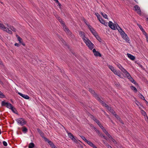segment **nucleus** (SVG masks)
<instances>
[{
  "label": "nucleus",
  "instance_id": "nucleus-16",
  "mask_svg": "<svg viewBox=\"0 0 148 148\" xmlns=\"http://www.w3.org/2000/svg\"><path fill=\"white\" fill-rule=\"evenodd\" d=\"M127 55L128 57L132 60H134L135 59V58L134 56L130 54L127 53Z\"/></svg>",
  "mask_w": 148,
  "mask_h": 148
},
{
  "label": "nucleus",
  "instance_id": "nucleus-23",
  "mask_svg": "<svg viewBox=\"0 0 148 148\" xmlns=\"http://www.w3.org/2000/svg\"><path fill=\"white\" fill-rule=\"evenodd\" d=\"M99 21L103 24H105V21L102 18L100 17L99 19H98Z\"/></svg>",
  "mask_w": 148,
  "mask_h": 148
},
{
  "label": "nucleus",
  "instance_id": "nucleus-44",
  "mask_svg": "<svg viewBox=\"0 0 148 148\" xmlns=\"http://www.w3.org/2000/svg\"><path fill=\"white\" fill-rule=\"evenodd\" d=\"M92 116V119H93L95 121V122H96V120H97V119H96V118H95L94 116Z\"/></svg>",
  "mask_w": 148,
  "mask_h": 148
},
{
  "label": "nucleus",
  "instance_id": "nucleus-47",
  "mask_svg": "<svg viewBox=\"0 0 148 148\" xmlns=\"http://www.w3.org/2000/svg\"><path fill=\"white\" fill-rule=\"evenodd\" d=\"M100 128L102 129L104 132L106 130L103 126H101V127Z\"/></svg>",
  "mask_w": 148,
  "mask_h": 148
},
{
  "label": "nucleus",
  "instance_id": "nucleus-37",
  "mask_svg": "<svg viewBox=\"0 0 148 148\" xmlns=\"http://www.w3.org/2000/svg\"><path fill=\"white\" fill-rule=\"evenodd\" d=\"M0 27L3 30L4 29V27H5L4 25L1 23H0Z\"/></svg>",
  "mask_w": 148,
  "mask_h": 148
},
{
  "label": "nucleus",
  "instance_id": "nucleus-32",
  "mask_svg": "<svg viewBox=\"0 0 148 148\" xmlns=\"http://www.w3.org/2000/svg\"><path fill=\"white\" fill-rule=\"evenodd\" d=\"M96 123L100 127H101V126H103L101 124L100 121L99 120H96Z\"/></svg>",
  "mask_w": 148,
  "mask_h": 148
},
{
  "label": "nucleus",
  "instance_id": "nucleus-26",
  "mask_svg": "<svg viewBox=\"0 0 148 148\" xmlns=\"http://www.w3.org/2000/svg\"><path fill=\"white\" fill-rule=\"evenodd\" d=\"M10 109L14 113L16 114H17V111L16 109V108H14L13 106L12 107V108H11Z\"/></svg>",
  "mask_w": 148,
  "mask_h": 148
},
{
  "label": "nucleus",
  "instance_id": "nucleus-39",
  "mask_svg": "<svg viewBox=\"0 0 148 148\" xmlns=\"http://www.w3.org/2000/svg\"><path fill=\"white\" fill-rule=\"evenodd\" d=\"M39 133L40 134V135L42 137V138H43L44 137V134L42 131H40Z\"/></svg>",
  "mask_w": 148,
  "mask_h": 148
},
{
  "label": "nucleus",
  "instance_id": "nucleus-49",
  "mask_svg": "<svg viewBox=\"0 0 148 148\" xmlns=\"http://www.w3.org/2000/svg\"><path fill=\"white\" fill-rule=\"evenodd\" d=\"M143 34L146 37L148 36L146 32L145 31V32H144L143 33Z\"/></svg>",
  "mask_w": 148,
  "mask_h": 148
},
{
  "label": "nucleus",
  "instance_id": "nucleus-30",
  "mask_svg": "<svg viewBox=\"0 0 148 148\" xmlns=\"http://www.w3.org/2000/svg\"><path fill=\"white\" fill-rule=\"evenodd\" d=\"M107 108V109L111 111V112L113 113L114 111L111 108L109 107L108 105H107L106 107Z\"/></svg>",
  "mask_w": 148,
  "mask_h": 148
},
{
  "label": "nucleus",
  "instance_id": "nucleus-41",
  "mask_svg": "<svg viewBox=\"0 0 148 148\" xmlns=\"http://www.w3.org/2000/svg\"><path fill=\"white\" fill-rule=\"evenodd\" d=\"M95 15L97 17L98 19H99V18L100 17V15L98 13H95Z\"/></svg>",
  "mask_w": 148,
  "mask_h": 148
},
{
  "label": "nucleus",
  "instance_id": "nucleus-10",
  "mask_svg": "<svg viewBox=\"0 0 148 148\" xmlns=\"http://www.w3.org/2000/svg\"><path fill=\"white\" fill-rule=\"evenodd\" d=\"M88 90L97 99L98 97H99L98 96L97 94L92 89L90 88H89Z\"/></svg>",
  "mask_w": 148,
  "mask_h": 148
},
{
  "label": "nucleus",
  "instance_id": "nucleus-28",
  "mask_svg": "<svg viewBox=\"0 0 148 148\" xmlns=\"http://www.w3.org/2000/svg\"><path fill=\"white\" fill-rule=\"evenodd\" d=\"M23 129L22 130L23 132L24 133H26L27 131V129L26 127L25 126L23 127Z\"/></svg>",
  "mask_w": 148,
  "mask_h": 148
},
{
  "label": "nucleus",
  "instance_id": "nucleus-35",
  "mask_svg": "<svg viewBox=\"0 0 148 148\" xmlns=\"http://www.w3.org/2000/svg\"><path fill=\"white\" fill-rule=\"evenodd\" d=\"M80 137L84 140L86 142H87L88 141V140H87L84 136H80Z\"/></svg>",
  "mask_w": 148,
  "mask_h": 148
},
{
  "label": "nucleus",
  "instance_id": "nucleus-7",
  "mask_svg": "<svg viewBox=\"0 0 148 148\" xmlns=\"http://www.w3.org/2000/svg\"><path fill=\"white\" fill-rule=\"evenodd\" d=\"M117 67L119 69L125 74L127 73V71L124 69L119 64H116Z\"/></svg>",
  "mask_w": 148,
  "mask_h": 148
},
{
  "label": "nucleus",
  "instance_id": "nucleus-5",
  "mask_svg": "<svg viewBox=\"0 0 148 148\" xmlns=\"http://www.w3.org/2000/svg\"><path fill=\"white\" fill-rule=\"evenodd\" d=\"M16 120L18 123L21 125H23L26 123V122L23 118H19L16 119Z\"/></svg>",
  "mask_w": 148,
  "mask_h": 148
},
{
  "label": "nucleus",
  "instance_id": "nucleus-56",
  "mask_svg": "<svg viewBox=\"0 0 148 148\" xmlns=\"http://www.w3.org/2000/svg\"><path fill=\"white\" fill-rule=\"evenodd\" d=\"M55 2H56V3H58V5L59 6H61V5L60 3L59 2L58 0V1H55Z\"/></svg>",
  "mask_w": 148,
  "mask_h": 148
},
{
  "label": "nucleus",
  "instance_id": "nucleus-59",
  "mask_svg": "<svg viewBox=\"0 0 148 148\" xmlns=\"http://www.w3.org/2000/svg\"><path fill=\"white\" fill-rule=\"evenodd\" d=\"M136 104L137 105L139 106V105H140L141 106H142L140 104V103L138 102H137V103H136Z\"/></svg>",
  "mask_w": 148,
  "mask_h": 148
},
{
  "label": "nucleus",
  "instance_id": "nucleus-12",
  "mask_svg": "<svg viewBox=\"0 0 148 148\" xmlns=\"http://www.w3.org/2000/svg\"><path fill=\"white\" fill-rule=\"evenodd\" d=\"M89 29L91 32L95 36L97 35V32L95 30L94 28L92 27V26H89Z\"/></svg>",
  "mask_w": 148,
  "mask_h": 148
},
{
  "label": "nucleus",
  "instance_id": "nucleus-52",
  "mask_svg": "<svg viewBox=\"0 0 148 148\" xmlns=\"http://www.w3.org/2000/svg\"><path fill=\"white\" fill-rule=\"evenodd\" d=\"M112 141L114 144H117V143L116 141L115 140V139H114Z\"/></svg>",
  "mask_w": 148,
  "mask_h": 148
},
{
  "label": "nucleus",
  "instance_id": "nucleus-34",
  "mask_svg": "<svg viewBox=\"0 0 148 148\" xmlns=\"http://www.w3.org/2000/svg\"><path fill=\"white\" fill-rule=\"evenodd\" d=\"M104 132L108 136V137H111V135L108 133V132L106 130Z\"/></svg>",
  "mask_w": 148,
  "mask_h": 148
},
{
  "label": "nucleus",
  "instance_id": "nucleus-36",
  "mask_svg": "<svg viewBox=\"0 0 148 148\" xmlns=\"http://www.w3.org/2000/svg\"><path fill=\"white\" fill-rule=\"evenodd\" d=\"M141 112L142 114L144 116H145L146 115V113L145 111H144L143 110H141Z\"/></svg>",
  "mask_w": 148,
  "mask_h": 148
},
{
  "label": "nucleus",
  "instance_id": "nucleus-8",
  "mask_svg": "<svg viewBox=\"0 0 148 148\" xmlns=\"http://www.w3.org/2000/svg\"><path fill=\"white\" fill-rule=\"evenodd\" d=\"M134 8L135 9V10L136 11L138 14L140 15H141V11L140 10V8L138 5H135L134 6Z\"/></svg>",
  "mask_w": 148,
  "mask_h": 148
},
{
  "label": "nucleus",
  "instance_id": "nucleus-4",
  "mask_svg": "<svg viewBox=\"0 0 148 148\" xmlns=\"http://www.w3.org/2000/svg\"><path fill=\"white\" fill-rule=\"evenodd\" d=\"M117 24H118L117 23H116V24H114L111 21H110L108 23V26L111 29L113 30L116 29L118 27Z\"/></svg>",
  "mask_w": 148,
  "mask_h": 148
},
{
  "label": "nucleus",
  "instance_id": "nucleus-29",
  "mask_svg": "<svg viewBox=\"0 0 148 148\" xmlns=\"http://www.w3.org/2000/svg\"><path fill=\"white\" fill-rule=\"evenodd\" d=\"M96 37V38L100 42H101V40L99 36L97 35H97H96V36H95Z\"/></svg>",
  "mask_w": 148,
  "mask_h": 148
},
{
  "label": "nucleus",
  "instance_id": "nucleus-51",
  "mask_svg": "<svg viewBox=\"0 0 148 148\" xmlns=\"http://www.w3.org/2000/svg\"><path fill=\"white\" fill-rule=\"evenodd\" d=\"M115 85L116 86L118 87L119 86L120 84H119V83H115Z\"/></svg>",
  "mask_w": 148,
  "mask_h": 148
},
{
  "label": "nucleus",
  "instance_id": "nucleus-54",
  "mask_svg": "<svg viewBox=\"0 0 148 148\" xmlns=\"http://www.w3.org/2000/svg\"><path fill=\"white\" fill-rule=\"evenodd\" d=\"M14 45L18 47H19L20 46V45L16 43L14 44Z\"/></svg>",
  "mask_w": 148,
  "mask_h": 148
},
{
  "label": "nucleus",
  "instance_id": "nucleus-2",
  "mask_svg": "<svg viewBox=\"0 0 148 148\" xmlns=\"http://www.w3.org/2000/svg\"><path fill=\"white\" fill-rule=\"evenodd\" d=\"M58 20L61 23V24H62V26L63 27L64 30L66 32L68 36L71 38H73V35L72 34L71 32L70 31L69 29L66 27L64 22L60 18V17H58Z\"/></svg>",
  "mask_w": 148,
  "mask_h": 148
},
{
  "label": "nucleus",
  "instance_id": "nucleus-25",
  "mask_svg": "<svg viewBox=\"0 0 148 148\" xmlns=\"http://www.w3.org/2000/svg\"><path fill=\"white\" fill-rule=\"evenodd\" d=\"M109 68L113 73H114V71L116 70L114 69V68L111 65H109Z\"/></svg>",
  "mask_w": 148,
  "mask_h": 148
},
{
  "label": "nucleus",
  "instance_id": "nucleus-20",
  "mask_svg": "<svg viewBox=\"0 0 148 148\" xmlns=\"http://www.w3.org/2000/svg\"><path fill=\"white\" fill-rule=\"evenodd\" d=\"M48 143L51 146L52 148H56V147L54 145V144L51 141H50L48 142Z\"/></svg>",
  "mask_w": 148,
  "mask_h": 148
},
{
  "label": "nucleus",
  "instance_id": "nucleus-14",
  "mask_svg": "<svg viewBox=\"0 0 148 148\" xmlns=\"http://www.w3.org/2000/svg\"><path fill=\"white\" fill-rule=\"evenodd\" d=\"M117 25L118 26V27L116 29H117L119 32L120 33L121 35L122 34H124L125 32L122 30V29L121 28L119 27V26L117 24Z\"/></svg>",
  "mask_w": 148,
  "mask_h": 148
},
{
  "label": "nucleus",
  "instance_id": "nucleus-19",
  "mask_svg": "<svg viewBox=\"0 0 148 148\" xmlns=\"http://www.w3.org/2000/svg\"><path fill=\"white\" fill-rule=\"evenodd\" d=\"M7 26L9 27V29H10L11 30H12L13 31L15 32L16 31V29L15 28L11 26H9L8 24H6Z\"/></svg>",
  "mask_w": 148,
  "mask_h": 148
},
{
  "label": "nucleus",
  "instance_id": "nucleus-38",
  "mask_svg": "<svg viewBox=\"0 0 148 148\" xmlns=\"http://www.w3.org/2000/svg\"><path fill=\"white\" fill-rule=\"evenodd\" d=\"M5 95L0 91V97L3 98L5 97Z\"/></svg>",
  "mask_w": 148,
  "mask_h": 148
},
{
  "label": "nucleus",
  "instance_id": "nucleus-13",
  "mask_svg": "<svg viewBox=\"0 0 148 148\" xmlns=\"http://www.w3.org/2000/svg\"><path fill=\"white\" fill-rule=\"evenodd\" d=\"M18 95H19L20 96L23 97V98H25L26 99H29V96L25 94H23L20 92H18Z\"/></svg>",
  "mask_w": 148,
  "mask_h": 148
},
{
  "label": "nucleus",
  "instance_id": "nucleus-62",
  "mask_svg": "<svg viewBox=\"0 0 148 148\" xmlns=\"http://www.w3.org/2000/svg\"><path fill=\"white\" fill-rule=\"evenodd\" d=\"M37 131L39 133L40 132V131H41V130H40L39 129H37Z\"/></svg>",
  "mask_w": 148,
  "mask_h": 148
},
{
  "label": "nucleus",
  "instance_id": "nucleus-55",
  "mask_svg": "<svg viewBox=\"0 0 148 148\" xmlns=\"http://www.w3.org/2000/svg\"><path fill=\"white\" fill-rule=\"evenodd\" d=\"M103 143L106 145V144H107L108 143H107L106 141H103Z\"/></svg>",
  "mask_w": 148,
  "mask_h": 148
},
{
  "label": "nucleus",
  "instance_id": "nucleus-57",
  "mask_svg": "<svg viewBox=\"0 0 148 148\" xmlns=\"http://www.w3.org/2000/svg\"><path fill=\"white\" fill-rule=\"evenodd\" d=\"M92 51L94 53L97 51H96V49H93Z\"/></svg>",
  "mask_w": 148,
  "mask_h": 148
},
{
  "label": "nucleus",
  "instance_id": "nucleus-40",
  "mask_svg": "<svg viewBox=\"0 0 148 148\" xmlns=\"http://www.w3.org/2000/svg\"><path fill=\"white\" fill-rule=\"evenodd\" d=\"M17 39L18 40L19 42L20 43H21V42H22L23 40L20 37H18Z\"/></svg>",
  "mask_w": 148,
  "mask_h": 148
},
{
  "label": "nucleus",
  "instance_id": "nucleus-27",
  "mask_svg": "<svg viewBox=\"0 0 148 148\" xmlns=\"http://www.w3.org/2000/svg\"><path fill=\"white\" fill-rule=\"evenodd\" d=\"M131 89L134 91L135 92H136L137 91V90L136 88L134 86H131L130 87Z\"/></svg>",
  "mask_w": 148,
  "mask_h": 148
},
{
  "label": "nucleus",
  "instance_id": "nucleus-24",
  "mask_svg": "<svg viewBox=\"0 0 148 148\" xmlns=\"http://www.w3.org/2000/svg\"><path fill=\"white\" fill-rule=\"evenodd\" d=\"M114 74L115 75H116L118 76H119L120 77H121V75L120 74L119 72L117 71L116 70L114 71Z\"/></svg>",
  "mask_w": 148,
  "mask_h": 148
},
{
  "label": "nucleus",
  "instance_id": "nucleus-43",
  "mask_svg": "<svg viewBox=\"0 0 148 148\" xmlns=\"http://www.w3.org/2000/svg\"><path fill=\"white\" fill-rule=\"evenodd\" d=\"M3 145L5 146H7V142L5 141H3Z\"/></svg>",
  "mask_w": 148,
  "mask_h": 148
},
{
  "label": "nucleus",
  "instance_id": "nucleus-63",
  "mask_svg": "<svg viewBox=\"0 0 148 148\" xmlns=\"http://www.w3.org/2000/svg\"><path fill=\"white\" fill-rule=\"evenodd\" d=\"M146 37V40L148 42V36H147Z\"/></svg>",
  "mask_w": 148,
  "mask_h": 148
},
{
  "label": "nucleus",
  "instance_id": "nucleus-42",
  "mask_svg": "<svg viewBox=\"0 0 148 148\" xmlns=\"http://www.w3.org/2000/svg\"><path fill=\"white\" fill-rule=\"evenodd\" d=\"M43 138L45 140V141H46L47 142H48H48L49 141H49L48 139H47V138L45 137H44Z\"/></svg>",
  "mask_w": 148,
  "mask_h": 148
},
{
  "label": "nucleus",
  "instance_id": "nucleus-1",
  "mask_svg": "<svg viewBox=\"0 0 148 148\" xmlns=\"http://www.w3.org/2000/svg\"><path fill=\"white\" fill-rule=\"evenodd\" d=\"M79 34L86 45L90 49H92L93 48L94 45L88 38L86 37L84 33L83 32L80 31L79 32Z\"/></svg>",
  "mask_w": 148,
  "mask_h": 148
},
{
  "label": "nucleus",
  "instance_id": "nucleus-18",
  "mask_svg": "<svg viewBox=\"0 0 148 148\" xmlns=\"http://www.w3.org/2000/svg\"><path fill=\"white\" fill-rule=\"evenodd\" d=\"M97 100H98V101H99L102 104V105L103 106H105V107H106L107 105L103 101H102L100 99V98L99 97L97 98Z\"/></svg>",
  "mask_w": 148,
  "mask_h": 148
},
{
  "label": "nucleus",
  "instance_id": "nucleus-6",
  "mask_svg": "<svg viewBox=\"0 0 148 148\" xmlns=\"http://www.w3.org/2000/svg\"><path fill=\"white\" fill-rule=\"evenodd\" d=\"M1 105L2 106H6L7 108L10 109H11L13 107V106L11 103L5 102L4 101H3L2 102Z\"/></svg>",
  "mask_w": 148,
  "mask_h": 148
},
{
  "label": "nucleus",
  "instance_id": "nucleus-33",
  "mask_svg": "<svg viewBox=\"0 0 148 148\" xmlns=\"http://www.w3.org/2000/svg\"><path fill=\"white\" fill-rule=\"evenodd\" d=\"M140 97L141 99H143V100H145L147 103H148V102L145 100L144 97L142 94H140Z\"/></svg>",
  "mask_w": 148,
  "mask_h": 148
},
{
  "label": "nucleus",
  "instance_id": "nucleus-58",
  "mask_svg": "<svg viewBox=\"0 0 148 148\" xmlns=\"http://www.w3.org/2000/svg\"><path fill=\"white\" fill-rule=\"evenodd\" d=\"M0 64L1 65H3V63L0 59Z\"/></svg>",
  "mask_w": 148,
  "mask_h": 148
},
{
  "label": "nucleus",
  "instance_id": "nucleus-3",
  "mask_svg": "<svg viewBox=\"0 0 148 148\" xmlns=\"http://www.w3.org/2000/svg\"><path fill=\"white\" fill-rule=\"evenodd\" d=\"M125 75L127 77L128 79L133 83L134 84L136 85H138V84L135 81L132 77L130 76V73L127 72L125 74Z\"/></svg>",
  "mask_w": 148,
  "mask_h": 148
},
{
  "label": "nucleus",
  "instance_id": "nucleus-15",
  "mask_svg": "<svg viewBox=\"0 0 148 148\" xmlns=\"http://www.w3.org/2000/svg\"><path fill=\"white\" fill-rule=\"evenodd\" d=\"M86 143L89 145L91 147L94 148H97L91 142L88 140Z\"/></svg>",
  "mask_w": 148,
  "mask_h": 148
},
{
  "label": "nucleus",
  "instance_id": "nucleus-53",
  "mask_svg": "<svg viewBox=\"0 0 148 148\" xmlns=\"http://www.w3.org/2000/svg\"><path fill=\"white\" fill-rule=\"evenodd\" d=\"M94 130H95V131L97 132V133H98V132H99V131L97 129H96V128L95 127L94 129Z\"/></svg>",
  "mask_w": 148,
  "mask_h": 148
},
{
  "label": "nucleus",
  "instance_id": "nucleus-50",
  "mask_svg": "<svg viewBox=\"0 0 148 148\" xmlns=\"http://www.w3.org/2000/svg\"><path fill=\"white\" fill-rule=\"evenodd\" d=\"M113 112H114V113L113 112V113L114 114V115H115V116L117 118L118 117V116L115 113V112L114 111Z\"/></svg>",
  "mask_w": 148,
  "mask_h": 148
},
{
  "label": "nucleus",
  "instance_id": "nucleus-64",
  "mask_svg": "<svg viewBox=\"0 0 148 148\" xmlns=\"http://www.w3.org/2000/svg\"><path fill=\"white\" fill-rule=\"evenodd\" d=\"M104 138L105 139H106V140H108V138H107V137H106V136H105V137H104Z\"/></svg>",
  "mask_w": 148,
  "mask_h": 148
},
{
  "label": "nucleus",
  "instance_id": "nucleus-31",
  "mask_svg": "<svg viewBox=\"0 0 148 148\" xmlns=\"http://www.w3.org/2000/svg\"><path fill=\"white\" fill-rule=\"evenodd\" d=\"M101 15L104 18H105L107 19L108 16L106 14H105L103 12H101Z\"/></svg>",
  "mask_w": 148,
  "mask_h": 148
},
{
  "label": "nucleus",
  "instance_id": "nucleus-46",
  "mask_svg": "<svg viewBox=\"0 0 148 148\" xmlns=\"http://www.w3.org/2000/svg\"><path fill=\"white\" fill-rule=\"evenodd\" d=\"M106 146H107L108 148H112V147L110 146L108 143L106 144Z\"/></svg>",
  "mask_w": 148,
  "mask_h": 148
},
{
  "label": "nucleus",
  "instance_id": "nucleus-11",
  "mask_svg": "<svg viewBox=\"0 0 148 148\" xmlns=\"http://www.w3.org/2000/svg\"><path fill=\"white\" fill-rule=\"evenodd\" d=\"M122 37L127 42H129V39L128 38L127 35L125 33L124 34L121 35Z\"/></svg>",
  "mask_w": 148,
  "mask_h": 148
},
{
  "label": "nucleus",
  "instance_id": "nucleus-9",
  "mask_svg": "<svg viewBox=\"0 0 148 148\" xmlns=\"http://www.w3.org/2000/svg\"><path fill=\"white\" fill-rule=\"evenodd\" d=\"M67 133L69 137L75 143H76L77 142L73 134H72L71 133H69L67 132Z\"/></svg>",
  "mask_w": 148,
  "mask_h": 148
},
{
  "label": "nucleus",
  "instance_id": "nucleus-48",
  "mask_svg": "<svg viewBox=\"0 0 148 148\" xmlns=\"http://www.w3.org/2000/svg\"><path fill=\"white\" fill-rule=\"evenodd\" d=\"M98 134L101 137L102 136H103V135L101 132L99 131L98 133Z\"/></svg>",
  "mask_w": 148,
  "mask_h": 148
},
{
  "label": "nucleus",
  "instance_id": "nucleus-22",
  "mask_svg": "<svg viewBox=\"0 0 148 148\" xmlns=\"http://www.w3.org/2000/svg\"><path fill=\"white\" fill-rule=\"evenodd\" d=\"M94 55L96 56H99L101 57V53H99L98 51H97L96 52L94 53Z\"/></svg>",
  "mask_w": 148,
  "mask_h": 148
},
{
  "label": "nucleus",
  "instance_id": "nucleus-45",
  "mask_svg": "<svg viewBox=\"0 0 148 148\" xmlns=\"http://www.w3.org/2000/svg\"><path fill=\"white\" fill-rule=\"evenodd\" d=\"M137 25L141 30V29H143V28L142 27V26L138 24H137Z\"/></svg>",
  "mask_w": 148,
  "mask_h": 148
},
{
  "label": "nucleus",
  "instance_id": "nucleus-61",
  "mask_svg": "<svg viewBox=\"0 0 148 148\" xmlns=\"http://www.w3.org/2000/svg\"><path fill=\"white\" fill-rule=\"evenodd\" d=\"M21 43L22 45L23 46H25V44L24 43L22 42H21Z\"/></svg>",
  "mask_w": 148,
  "mask_h": 148
},
{
  "label": "nucleus",
  "instance_id": "nucleus-17",
  "mask_svg": "<svg viewBox=\"0 0 148 148\" xmlns=\"http://www.w3.org/2000/svg\"><path fill=\"white\" fill-rule=\"evenodd\" d=\"M4 30H3L5 31L6 32H7L8 33L10 34H12V31L9 30V28L7 27H4Z\"/></svg>",
  "mask_w": 148,
  "mask_h": 148
},
{
  "label": "nucleus",
  "instance_id": "nucleus-60",
  "mask_svg": "<svg viewBox=\"0 0 148 148\" xmlns=\"http://www.w3.org/2000/svg\"><path fill=\"white\" fill-rule=\"evenodd\" d=\"M109 138H110V139L112 140H113L114 139L111 136V137H108Z\"/></svg>",
  "mask_w": 148,
  "mask_h": 148
},
{
  "label": "nucleus",
  "instance_id": "nucleus-21",
  "mask_svg": "<svg viewBox=\"0 0 148 148\" xmlns=\"http://www.w3.org/2000/svg\"><path fill=\"white\" fill-rule=\"evenodd\" d=\"M34 147V144L33 143H31L29 144L28 147L29 148H33Z\"/></svg>",
  "mask_w": 148,
  "mask_h": 148
}]
</instances>
